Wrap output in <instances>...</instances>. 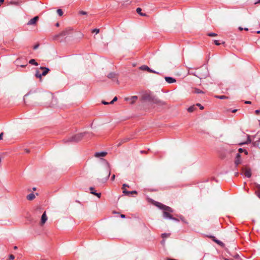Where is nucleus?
Returning a JSON list of instances; mask_svg holds the SVG:
<instances>
[{"label": "nucleus", "mask_w": 260, "mask_h": 260, "mask_svg": "<svg viewBox=\"0 0 260 260\" xmlns=\"http://www.w3.org/2000/svg\"><path fill=\"white\" fill-rule=\"evenodd\" d=\"M17 248H18V247H17V246H15L14 247V249H15V250H16V249H17Z\"/></svg>", "instance_id": "obj_60"}, {"label": "nucleus", "mask_w": 260, "mask_h": 260, "mask_svg": "<svg viewBox=\"0 0 260 260\" xmlns=\"http://www.w3.org/2000/svg\"><path fill=\"white\" fill-rule=\"evenodd\" d=\"M129 187V185H128V184H123L122 185V189H123V190H126V189H125V187Z\"/></svg>", "instance_id": "obj_32"}, {"label": "nucleus", "mask_w": 260, "mask_h": 260, "mask_svg": "<svg viewBox=\"0 0 260 260\" xmlns=\"http://www.w3.org/2000/svg\"><path fill=\"white\" fill-rule=\"evenodd\" d=\"M117 100V98L116 96L114 97L112 100L113 102H116Z\"/></svg>", "instance_id": "obj_49"}, {"label": "nucleus", "mask_w": 260, "mask_h": 260, "mask_svg": "<svg viewBox=\"0 0 260 260\" xmlns=\"http://www.w3.org/2000/svg\"><path fill=\"white\" fill-rule=\"evenodd\" d=\"M39 47V44H37L34 46V49H37Z\"/></svg>", "instance_id": "obj_48"}, {"label": "nucleus", "mask_w": 260, "mask_h": 260, "mask_svg": "<svg viewBox=\"0 0 260 260\" xmlns=\"http://www.w3.org/2000/svg\"><path fill=\"white\" fill-rule=\"evenodd\" d=\"M89 189H90V190L91 191V193H92V194H93L95 195V194L96 193V192H95V191H94V188H93V187H90L89 188Z\"/></svg>", "instance_id": "obj_28"}, {"label": "nucleus", "mask_w": 260, "mask_h": 260, "mask_svg": "<svg viewBox=\"0 0 260 260\" xmlns=\"http://www.w3.org/2000/svg\"><path fill=\"white\" fill-rule=\"evenodd\" d=\"M170 235V233H164L161 235V237L163 239L166 238L167 237H169Z\"/></svg>", "instance_id": "obj_24"}, {"label": "nucleus", "mask_w": 260, "mask_h": 260, "mask_svg": "<svg viewBox=\"0 0 260 260\" xmlns=\"http://www.w3.org/2000/svg\"><path fill=\"white\" fill-rule=\"evenodd\" d=\"M71 31V29L70 28H67L64 30L61 31L58 35L55 36V38H57L58 37H64L65 36H67L70 34V32Z\"/></svg>", "instance_id": "obj_7"}, {"label": "nucleus", "mask_w": 260, "mask_h": 260, "mask_svg": "<svg viewBox=\"0 0 260 260\" xmlns=\"http://www.w3.org/2000/svg\"><path fill=\"white\" fill-rule=\"evenodd\" d=\"M79 14H81V15H86L87 14V12H85V11H80L79 12Z\"/></svg>", "instance_id": "obj_35"}, {"label": "nucleus", "mask_w": 260, "mask_h": 260, "mask_svg": "<svg viewBox=\"0 0 260 260\" xmlns=\"http://www.w3.org/2000/svg\"><path fill=\"white\" fill-rule=\"evenodd\" d=\"M55 26H57V27L59 26V23H58V22H57V23H56L55 24Z\"/></svg>", "instance_id": "obj_55"}, {"label": "nucleus", "mask_w": 260, "mask_h": 260, "mask_svg": "<svg viewBox=\"0 0 260 260\" xmlns=\"http://www.w3.org/2000/svg\"><path fill=\"white\" fill-rule=\"evenodd\" d=\"M154 205L163 211L162 216L164 218H172V215L171 214V213L173 212V210L172 208L158 202H155Z\"/></svg>", "instance_id": "obj_1"}, {"label": "nucleus", "mask_w": 260, "mask_h": 260, "mask_svg": "<svg viewBox=\"0 0 260 260\" xmlns=\"http://www.w3.org/2000/svg\"><path fill=\"white\" fill-rule=\"evenodd\" d=\"M237 111V109H234V110H233L232 112L233 113H235V112H236Z\"/></svg>", "instance_id": "obj_56"}, {"label": "nucleus", "mask_w": 260, "mask_h": 260, "mask_svg": "<svg viewBox=\"0 0 260 260\" xmlns=\"http://www.w3.org/2000/svg\"><path fill=\"white\" fill-rule=\"evenodd\" d=\"M254 187L256 189L255 194L260 199V185L255 183L254 184Z\"/></svg>", "instance_id": "obj_8"}, {"label": "nucleus", "mask_w": 260, "mask_h": 260, "mask_svg": "<svg viewBox=\"0 0 260 260\" xmlns=\"http://www.w3.org/2000/svg\"><path fill=\"white\" fill-rule=\"evenodd\" d=\"M32 189H33V190H36V187H34V188H32Z\"/></svg>", "instance_id": "obj_64"}, {"label": "nucleus", "mask_w": 260, "mask_h": 260, "mask_svg": "<svg viewBox=\"0 0 260 260\" xmlns=\"http://www.w3.org/2000/svg\"><path fill=\"white\" fill-rule=\"evenodd\" d=\"M165 80L168 83H173L176 82V80L175 78L171 77H165Z\"/></svg>", "instance_id": "obj_13"}, {"label": "nucleus", "mask_w": 260, "mask_h": 260, "mask_svg": "<svg viewBox=\"0 0 260 260\" xmlns=\"http://www.w3.org/2000/svg\"><path fill=\"white\" fill-rule=\"evenodd\" d=\"M256 33H257V34H260V30L257 31H256Z\"/></svg>", "instance_id": "obj_63"}, {"label": "nucleus", "mask_w": 260, "mask_h": 260, "mask_svg": "<svg viewBox=\"0 0 260 260\" xmlns=\"http://www.w3.org/2000/svg\"><path fill=\"white\" fill-rule=\"evenodd\" d=\"M244 174L245 176V177L250 178L251 176V173L250 169H246L244 171Z\"/></svg>", "instance_id": "obj_16"}, {"label": "nucleus", "mask_w": 260, "mask_h": 260, "mask_svg": "<svg viewBox=\"0 0 260 260\" xmlns=\"http://www.w3.org/2000/svg\"><path fill=\"white\" fill-rule=\"evenodd\" d=\"M26 198L28 200L31 201L35 198V196L33 193H31L27 196Z\"/></svg>", "instance_id": "obj_17"}, {"label": "nucleus", "mask_w": 260, "mask_h": 260, "mask_svg": "<svg viewBox=\"0 0 260 260\" xmlns=\"http://www.w3.org/2000/svg\"><path fill=\"white\" fill-rule=\"evenodd\" d=\"M110 171L108 170L107 172V176L105 179V182H106L108 180V179H109V178L110 177Z\"/></svg>", "instance_id": "obj_25"}, {"label": "nucleus", "mask_w": 260, "mask_h": 260, "mask_svg": "<svg viewBox=\"0 0 260 260\" xmlns=\"http://www.w3.org/2000/svg\"><path fill=\"white\" fill-rule=\"evenodd\" d=\"M128 140H129V139H128V138H124V139H123L122 140V142H126V141H128Z\"/></svg>", "instance_id": "obj_44"}, {"label": "nucleus", "mask_w": 260, "mask_h": 260, "mask_svg": "<svg viewBox=\"0 0 260 260\" xmlns=\"http://www.w3.org/2000/svg\"><path fill=\"white\" fill-rule=\"evenodd\" d=\"M29 63L31 64L35 65V66H38V64L34 59H31L29 61Z\"/></svg>", "instance_id": "obj_19"}, {"label": "nucleus", "mask_w": 260, "mask_h": 260, "mask_svg": "<svg viewBox=\"0 0 260 260\" xmlns=\"http://www.w3.org/2000/svg\"><path fill=\"white\" fill-rule=\"evenodd\" d=\"M25 151H26V153H29V150H28V149H26Z\"/></svg>", "instance_id": "obj_59"}, {"label": "nucleus", "mask_w": 260, "mask_h": 260, "mask_svg": "<svg viewBox=\"0 0 260 260\" xmlns=\"http://www.w3.org/2000/svg\"><path fill=\"white\" fill-rule=\"evenodd\" d=\"M45 96L48 100H51V103L50 104L46 103L47 106L53 107H54L57 103V100L53 98L52 94L50 93H47L45 95Z\"/></svg>", "instance_id": "obj_3"}, {"label": "nucleus", "mask_w": 260, "mask_h": 260, "mask_svg": "<svg viewBox=\"0 0 260 260\" xmlns=\"http://www.w3.org/2000/svg\"><path fill=\"white\" fill-rule=\"evenodd\" d=\"M244 29L246 31H247L248 30V29L247 28H244Z\"/></svg>", "instance_id": "obj_61"}, {"label": "nucleus", "mask_w": 260, "mask_h": 260, "mask_svg": "<svg viewBox=\"0 0 260 260\" xmlns=\"http://www.w3.org/2000/svg\"><path fill=\"white\" fill-rule=\"evenodd\" d=\"M215 97L217 99L223 100V99H226L228 98L225 95H216Z\"/></svg>", "instance_id": "obj_23"}, {"label": "nucleus", "mask_w": 260, "mask_h": 260, "mask_svg": "<svg viewBox=\"0 0 260 260\" xmlns=\"http://www.w3.org/2000/svg\"><path fill=\"white\" fill-rule=\"evenodd\" d=\"M101 193H97V192H96V193L95 194V196H97L98 198H100L101 197Z\"/></svg>", "instance_id": "obj_43"}, {"label": "nucleus", "mask_w": 260, "mask_h": 260, "mask_svg": "<svg viewBox=\"0 0 260 260\" xmlns=\"http://www.w3.org/2000/svg\"><path fill=\"white\" fill-rule=\"evenodd\" d=\"M194 93H197V94H199V93H204V91H203L202 90H200V89H198V88H195L194 90Z\"/></svg>", "instance_id": "obj_22"}, {"label": "nucleus", "mask_w": 260, "mask_h": 260, "mask_svg": "<svg viewBox=\"0 0 260 260\" xmlns=\"http://www.w3.org/2000/svg\"><path fill=\"white\" fill-rule=\"evenodd\" d=\"M208 36L209 37H215L217 36V34L214 33V32H210L208 34Z\"/></svg>", "instance_id": "obj_29"}, {"label": "nucleus", "mask_w": 260, "mask_h": 260, "mask_svg": "<svg viewBox=\"0 0 260 260\" xmlns=\"http://www.w3.org/2000/svg\"><path fill=\"white\" fill-rule=\"evenodd\" d=\"M258 3H260V0H258V2H255V3H254V4H258Z\"/></svg>", "instance_id": "obj_57"}, {"label": "nucleus", "mask_w": 260, "mask_h": 260, "mask_svg": "<svg viewBox=\"0 0 260 260\" xmlns=\"http://www.w3.org/2000/svg\"><path fill=\"white\" fill-rule=\"evenodd\" d=\"M245 103L247 104H250L251 102L250 101H246Z\"/></svg>", "instance_id": "obj_51"}, {"label": "nucleus", "mask_w": 260, "mask_h": 260, "mask_svg": "<svg viewBox=\"0 0 260 260\" xmlns=\"http://www.w3.org/2000/svg\"><path fill=\"white\" fill-rule=\"evenodd\" d=\"M123 193L126 196H129L131 194H137V191L136 190L134 191H128L127 190H123Z\"/></svg>", "instance_id": "obj_14"}, {"label": "nucleus", "mask_w": 260, "mask_h": 260, "mask_svg": "<svg viewBox=\"0 0 260 260\" xmlns=\"http://www.w3.org/2000/svg\"><path fill=\"white\" fill-rule=\"evenodd\" d=\"M196 109L195 106H191L190 107H189L188 109H187V111L188 112H192L193 111H194L195 110V109Z\"/></svg>", "instance_id": "obj_18"}, {"label": "nucleus", "mask_w": 260, "mask_h": 260, "mask_svg": "<svg viewBox=\"0 0 260 260\" xmlns=\"http://www.w3.org/2000/svg\"><path fill=\"white\" fill-rule=\"evenodd\" d=\"M244 152L245 153V154L246 155H247V154H248V152H247V151L246 150H245V151H244Z\"/></svg>", "instance_id": "obj_54"}, {"label": "nucleus", "mask_w": 260, "mask_h": 260, "mask_svg": "<svg viewBox=\"0 0 260 260\" xmlns=\"http://www.w3.org/2000/svg\"><path fill=\"white\" fill-rule=\"evenodd\" d=\"M215 242L218 244L219 245L221 246V247H224V244L222 242L220 241L218 239L215 240Z\"/></svg>", "instance_id": "obj_21"}, {"label": "nucleus", "mask_w": 260, "mask_h": 260, "mask_svg": "<svg viewBox=\"0 0 260 260\" xmlns=\"http://www.w3.org/2000/svg\"><path fill=\"white\" fill-rule=\"evenodd\" d=\"M255 113L256 115H258L260 113V110H256L255 111Z\"/></svg>", "instance_id": "obj_42"}, {"label": "nucleus", "mask_w": 260, "mask_h": 260, "mask_svg": "<svg viewBox=\"0 0 260 260\" xmlns=\"http://www.w3.org/2000/svg\"><path fill=\"white\" fill-rule=\"evenodd\" d=\"M48 218L46 215V212H44V213L42 214L41 216V224L43 225L46 221H47Z\"/></svg>", "instance_id": "obj_12"}, {"label": "nucleus", "mask_w": 260, "mask_h": 260, "mask_svg": "<svg viewBox=\"0 0 260 260\" xmlns=\"http://www.w3.org/2000/svg\"><path fill=\"white\" fill-rule=\"evenodd\" d=\"M3 135H4L3 133H1L0 134V140L3 139Z\"/></svg>", "instance_id": "obj_47"}, {"label": "nucleus", "mask_w": 260, "mask_h": 260, "mask_svg": "<svg viewBox=\"0 0 260 260\" xmlns=\"http://www.w3.org/2000/svg\"><path fill=\"white\" fill-rule=\"evenodd\" d=\"M142 9L140 8H138L136 9V11L138 14H140L141 13Z\"/></svg>", "instance_id": "obj_34"}, {"label": "nucleus", "mask_w": 260, "mask_h": 260, "mask_svg": "<svg viewBox=\"0 0 260 260\" xmlns=\"http://www.w3.org/2000/svg\"><path fill=\"white\" fill-rule=\"evenodd\" d=\"M244 151H245V149H242V148H239V149H238V151H239V154H240V153H242V152H244Z\"/></svg>", "instance_id": "obj_38"}, {"label": "nucleus", "mask_w": 260, "mask_h": 260, "mask_svg": "<svg viewBox=\"0 0 260 260\" xmlns=\"http://www.w3.org/2000/svg\"><path fill=\"white\" fill-rule=\"evenodd\" d=\"M170 219H172V220L176 221H179V220L178 218H176L175 217H173V216H172V218H170Z\"/></svg>", "instance_id": "obj_40"}, {"label": "nucleus", "mask_w": 260, "mask_h": 260, "mask_svg": "<svg viewBox=\"0 0 260 260\" xmlns=\"http://www.w3.org/2000/svg\"><path fill=\"white\" fill-rule=\"evenodd\" d=\"M140 69L143 71H147L149 73H153L156 74H159V72L152 70L150 68H149L147 66L143 65L140 67Z\"/></svg>", "instance_id": "obj_5"}, {"label": "nucleus", "mask_w": 260, "mask_h": 260, "mask_svg": "<svg viewBox=\"0 0 260 260\" xmlns=\"http://www.w3.org/2000/svg\"><path fill=\"white\" fill-rule=\"evenodd\" d=\"M114 102H113V101L112 100L109 103V104H113L114 103Z\"/></svg>", "instance_id": "obj_58"}, {"label": "nucleus", "mask_w": 260, "mask_h": 260, "mask_svg": "<svg viewBox=\"0 0 260 260\" xmlns=\"http://www.w3.org/2000/svg\"><path fill=\"white\" fill-rule=\"evenodd\" d=\"M259 142L258 141H255L253 143V145L255 147H258V146Z\"/></svg>", "instance_id": "obj_33"}, {"label": "nucleus", "mask_w": 260, "mask_h": 260, "mask_svg": "<svg viewBox=\"0 0 260 260\" xmlns=\"http://www.w3.org/2000/svg\"><path fill=\"white\" fill-rule=\"evenodd\" d=\"M138 97L136 95L131 96L130 97H126L124 101L128 102L130 104H134L138 100Z\"/></svg>", "instance_id": "obj_4"}, {"label": "nucleus", "mask_w": 260, "mask_h": 260, "mask_svg": "<svg viewBox=\"0 0 260 260\" xmlns=\"http://www.w3.org/2000/svg\"><path fill=\"white\" fill-rule=\"evenodd\" d=\"M86 135H88V137H90L92 135V134L91 133L86 132L78 134L69 138L67 140V142H78Z\"/></svg>", "instance_id": "obj_2"}, {"label": "nucleus", "mask_w": 260, "mask_h": 260, "mask_svg": "<svg viewBox=\"0 0 260 260\" xmlns=\"http://www.w3.org/2000/svg\"><path fill=\"white\" fill-rule=\"evenodd\" d=\"M196 106L199 107L200 109L201 110H203L204 108V107L203 106H202L200 104H197Z\"/></svg>", "instance_id": "obj_36"}, {"label": "nucleus", "mask_w": 260, "mask_h": 260, "mask_svg": "<svg viewBox=\"0 0 260 260\" xmlns=\"http://www.w3.org/2000/svg\"><path fill=\"white\" fill-rule=\"evenodd\" d=\"M38 19H39V17L38 16H35L33 18L31 19L27 22V24L28 25H34V24H36V23L38 20Z\"/></svg>", "instance_id": "obj_10"}, {"label": "nucleus", "mask_w": 260, "mask_h": 260, "mask_svg": "<svg viewBox=\"0 0 260 260\" xmlns=\"http://www.w3.org/2000/svg\"><path fill=\"white\" fill-rule=\"evenodd\" d=\"M106 152H99L95 153V156L97 157H104L107 154Z\"/></svg>", "instance_id": "obj_15"}, {"label": "nucleus", "mask_w": 260, "mask_h": 260, "mask_svg": "<svg viewBox=\"0 0 260 260\" xmlns=\"http://www.w3.org/2000/svg\"><path fill=\"white\" fill-rule=\"evenodd\" d=\"M241 155L239 153H237L236 154V156L235 160V166L236 167L238 166L239 164H241Z\"/></svg>", "instance_id": "obj_9"}, {"label": "nucleus", "mask_w": 260, "mask_h": 260, "mask_svg": "<svg viewBox=\"0 0 260 260\" xmlns=\"http://www.w3.org/2000/svg\"><path fill=\"white\" fill-rule=\"evenodd\" d=\"M57 13L58 14L59 16H61L63 15V12L62 11L59 9L57 10Z\"/></svg>", "instance_id": "obj_27"}, {"label": "nucleus", "mask_w": 260, "mask_h": 260, "mask_svg": "<svg viewBox=\"0 0 260 260\" xmlns=\"http://www.w3.org/2000/svg\"><path fill=\"white\" fill-rule=\"evenodd\" d=\"M168 260H176L175 259H171V258H168Z\"/></svg>", "instance_id": "obj_62"}, {"label": "nucleus", "mask_w": 260, "mask_h": 260, "mask_svg": "<svg viewBox=\"0 0 260 260\" xmlns=\"http://www.w3.org/2000/svg\"><path fill=\"white\" fill-rule=\"evenodd\" d=\"M120 217H121V218H125V215H124V214H121V215H120Z\"/></svg>", "instance_id": "obj_50"}, {"label": "nucleus", "mask_w": 260, "mask_h": 260, "mask_svg": "<svg viewBox=\"0 0 260 260\" xmlns=\"http://www.w3.org/2000/svg\"><path fill=\"white\" fill-rule=\"evenodd\" d=\"M40 69L43 70V72L41 73L42 76H44L47 74L50 71L49 69L46 67H41Z\"/></svg>", "instance_id": "obj_11"}, {"label": "nucleus", "mask_w": 260, "mask_h": 260, "mask_svg": "<svg viewBox=\"0 0 260 260\" xmlns=\"http://www.w3.org/2000/svg\"><path fill=\"white\" fill-rule=\"evenodd\" d=\"M115 175H113L112 176V177H111V180L112 181H114V179H115Z\"/></svg>", "instance_id": "obj_45"}, {"label": "nucleus", "mask_w": 260, "mask_h": 260, "mask_svg": "<svg viewBox=\"0 0 260 260\" xmlns=\"http://www.w3.org/2000/svg\"><path fill=\"white\" fill-rule=\"evenodd\" d=\"M102 104H103L104 105H108V104H109V103L108 102H105L104 101H103L102 102Z\"/></svg>", "instance_id": "obj_46"}, {"label": "nucleus", "mask_w": 260, "mask_h": 260, "mask_svg": "<svg viewBox=\"0 0 260 260\" xmlns=\"http://www.w3.org/2000/svg\"><path fill=\"white\" fill-rule=\"evenodd\" d=\"M14 258H15V256H14V255H13V254H10V255H9V259H10V260H13V259H14Z\"/></svg>", "instance_id": "obj_37"}, {"label": "nucleus", "mask_w": 260, "mask_h": 260, "mask_svg": "<svg viewBox=\"0 0 260 260\" xmlns=\"http://www.w3.org/2000/svg\"><path fill=\"white\" fill-rule=\"evenodd\" d=\"M238 29H239L240 30H242L243 29H244V28H243L242 27H239Z\"/></svg>", "instance_id": "obj_53"}, {"label": "nucleus", "mask_w": 260, "mask_h": 260, "mask_svg": "<svg viewBox=\"0 0 260 260\" xmlns=\"http://www.w3.org/2000/svg\"><path fill=\"white\" fill-rule=\"evenodd\" d=\"M250 142H251V140H250V139H249V138L248 137V139H247V141L246 142L241 143V144H240V145H243V144H248V143H250Z\"/></svg>", "instance_id": "obj_31"}, {"label": "nucleus", "mask_w": 260, "mask_h": 260, "mask_svg": "<svg viewBox=\"0 0 260 260\" xmlns=\"http://www.w3.org/2000/svg\"><path fill=\"white\" fill-rule=\"evenodd\" d=\"M140 15L141 16H146V14H145V13H141L140 14Z\"/></svg>", "instance_id": "obj_52"}, {"label": "nucleus", "mask_w": 260, "mask_h": 260, "mask_svg": "<svg viewBox=\"0 0 260 260\" xmlns=\"http://www.w3.org/2000/svg\"><path fill=\"white\" fill-rule=\"evenodd\" d=\"M35 76L41 79L42 76L41 75V73H40L38 70H37L35 73Z\"/></svg>", "instance_id": "obj_20"}, {"label": "nucleus", "mask_w": 260, "mask_h": 260, "mask_svg": "<svg viewBox=\"0 0 260 260\" xmlns=\"http://www.w3.org/2000/svg\"><path fill=\"white\" fill-rule=\"evenodd\" d=\"M214 43H215V44L217 46H219L220 44V43H219L218 41H217V40H215Z\"/></svg>", "instance_id": "obj_41"}, {"label": "nucleus", "mask_w": 260, "mask_h": 260, "mask_svg": "<svg viewBox=\"0 0 260 260\" xmlns=\"http://www.w3.org/2000/svg\"><path fill=\"white\" fill-rule=\"evenodd\" d=\"M208 237L211 239L213 241L215 242V240H216L217 239L215 238L214 236H208Z\"/></svg>", "instance_id": "obj_30"}, {"label": "nucleus", "mask_w": 260, "mask_h": 260, "mask_svg": "<svg viewBox=\"0 0 260 260\" xmlns=\"http://www.w3.org/2000/svg\"><path fill=\"white\" fill-rule=\"evenodd\" d=\"M92 32H95L96 34H98L99 32V29H97V28L94 29L92 30Z\"/></svg>", "instance_id": "obj_39"}, {"label": "nucleus", "mask_w": 260, "mask_h": 260, "mask_svg": "<svg viewBox=\"0 0 260 260\" xmlns=\"http://www.w3.org/2000/svg\"><path fill=\"white\" fill-rule=\"evenodd\" d=\"M179 218L180 220H181L183 222L186 224L188 223V222L185 220L184 218L182 215L179 216Z\"/></svg>", "instance_id": "obj_26"}, {"label": "nucleus", "mask_w": 260, "mask_h": 260, "mask_svg": "<svg viewBox=\"0 0 260 260\" xmlns=\"http://www.w3.org/2000/svg\"><path fill=\"white\" fill-rule=\"evenodd\" d=\"M107 77L111 79L113 81H116L117 83H118L117 75L116 73L113 72L110 73L107 75Z\"/></svg>", "instance_id": "obj_6"}]
</instances>
